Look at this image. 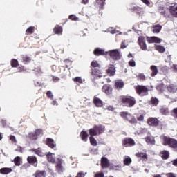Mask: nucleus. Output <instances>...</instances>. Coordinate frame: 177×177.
Returning a JSON list of instances; mask_svg holds the SVG:
<instances>
[{"instance_id": "f257e3e1", "label": "nucleus", "mask_w": 177, "mask_h": 177, "mask_svg": "<svg viewBox=\"0 0 177 177\" xmlns=\"http://www.w3.org/2000/svg\"><path fill=\"white\" fill-rule=\"evenodd\" d=\"M94 55H95V56H99L100 55H109L111 59H113L115 62L120 60L121 57H122V55L117 49L104 52V50L103 49L97 48L94 50Z\"/></svg>"}, {"instance_id": "f03ea898", "label": "nucleus", "mask_w": 177, "mask_h": 177, "mask_svg": "<svg viewBox=\"0 0 177 177\" xmlns=\"http://www.w3.org/2000/svg\"><path fill=\"white\" fill-rule=\"evenodd\" d=\"M162 143L164 146H169L173 149H177V141L175 139L171 138L169 137L162 136H160Z\"/></svg>"}, {"instance_id": "7ed1b4c3", "label": "nucleus", "mask_w": 177, "mask_h": 177, "mask_svg": "<svg viewBox=\"0 0 177 177\" xmlns=\"http://www.w3.org/2000/svg\"><path fill=\"white\" fill-rule=\"evenodd\" d=\"M120 115L121 117H122V118H124V120L129 121L130 124H138V120H136V118H135V116L131 115L129 113L121 112Z\"/></svg>"}, {"instance_id": "20e7f679", "label": "nucleus", "mask_w": 177, "mask_h": 177, "mask_svg": "<svg viewBox=\"0 0 177 177\" xmlns=\"http://www.w3.org/2000/svg\"><path fill=\"white\" fill-rule=\"evenodd\" d=\"M122 102L127 107H133L135 103H136V100L131 96L123 97Z\"/></svg>"}, {"instance_id": "39448f33", "label": "nucleus", "mask_w": 177, "mask_h": 177, "mask_svg": "<svg viewBox=\"0 0 177 177\" xmlns=\"http://www.w3.org/2000/svg\"><path fill=\"white\" fill-rule=\"evenodd\" d=\"M136 91L140 96H145L149 92V88L145 86H138L136 87Z\"/></svg>"}, {"instance_id": "423d86ee", "label": "nucleus", "mask_w": 177, "mask_h": 177, "mask_svg": "<svg viewBox=\"0 0 177 177\" xmlns=\"http://www.w3.org/2000/svg\"><path fill=\"white\" fill-rule=\"evenodd\" d=\"M28 136L32 140H35L38 139V136H42V129H36L35 133H29Z\"/></svg>"}, {"instance_id": "0eeeda50", "label": "nucleus", "mask_w": 177, "mask_h": 177, "mask_svg": "<svg viewBox=\"0 0 177 177\" xmlns=\"http://www.w3.org/2000/svg\"><path fill=\"white\" fill-rule=\"evenodd\" d=\"M138 42L142 50H147V45H146V37L140 36L138 38Z\"/></svg>"}, {"instance_id": "6e6552de", "label": "nucleus", "mask_w": 177, "mask_h": 177, "mask_svg": "<svg viewBox=\"0 0 177 177\" xmlns=\"http://www.w3.org/2000/svg\"><path fill=\"white\" fill-rule=\"evenodd\" d=\"M123 146H124V147L135 146V140H133L132 138H125L123 140Z\"/></svg>"}, {"instance_id": "1a4fd4ad", "label": "nucleus", "mask_w": 177, "mask_h": 177, "mask_svg": "<svg viewBox=\"0 0 177 177\" xmlns=\"http://www.w3.org/2000/svg\"><path fill=\"white\" fill-rule=\"evenodd\" d=\"M91 75L93 78H101L103 76L99 68H92Z\"/></svg>"}, {"instance_id": "9d476101", "label": "nucleus", "mask_w": 177, "mask_h": 177, "mask_svg": "<svg viewBox=\"0 0 177 177\" xmlns=\"http://www.w3.org/2000/svg\"><path fill=\"white\" fill-rule=\"evenodd\" d=\"M147 123L151 127H158V124H160V121L156 118H149L147 120Z\"/></svg>"}, {"instance_id": "9b49d317", "label": "nucleus", "mask_w": 177, "mask_h": 177, "mask_svg": "<svg viewBox=\"0 0 177 177\" xmlns=\"http://www.w3.org/2000/svg\"><path fill=\"white\" fill-rule=\"evenodd\" d=\"M130 9L133 12H136V13L139 15V16H142L143 13H145V10H143V8L137 6L131 7Z\"/></svg>"}, {"instance_id": "f8f14e48", "label": "nucleus", "mask_w": 177, "mask_h": 177, "mask_svg": "<svg viewBox=\"0 0 177 177\" xmlns=\"http://www.w3.org/2000/svg\"><path fill=\"white\" fill-rule=\"evenodd\" d=\"M101 165L102 168H109L110 167V162H109V159L106 157H102L101 158Z\"/></svg>"}, {"instance_id": "ddd939ff", "label": "nucleus", "mask_w": 177, "mask_h": 177, "mask_svg": "<svg viewBox=\"0 0 177 177\" xmlns=\"http://www.w3.org/2000/svg\"><path fill=\"white\" fill-rule=\"evenodd\" d=\"M147 39H148V42L149 44H161V39L157 37H147Z\"/></svg>"}, {"instance_id": "4468645a", "label": "nucleus", "mask_w": 177, "mask_h": 177, "mask_svg": "<svg viewBox=\"0 0 177 177\" xmlns=\"http://www.w3.org/2000/svg\"><path fill=\"white\" fill-rule=\"evenodd\" d=\"M94 128L97 133V135H100L104 132V126L99 124L94 126Z\"/></svg>"}, {"instance_id": "2eb2a0df", "label": "nucleus", "mask_w": 177, "mask_h": 177, "mask_svg": "<svg viewBox=\"0 0 177 177\" xmlns=\"http://www.w3.org/2000/svg\"><path fill=\"white\" fill-rule=\"evenodd\" d=\"M113 91V88L110 86V85H104L102 87V92H104L106 95H110L111 92Z\"/></svg>"}, {"instance_id": "dca6fc26", "label": "nucleus", "mask_w": 177, "mask_h": 177, "mask_svg": "<svg viewBox=\"0 0 177 177\" xmlns=\"http://www.w3.org/2000/svg\"><path fill=\"white\" fill-rule=\"evenodd\" d=\"M27 160L29 164H32L34 167H37V158L35 156H28Z\"/></svg>"}, {"instance_id": "f3484780", "label": "nucleus", "mask_w": 177, "mask_h": 177, "mask_svg": "<svg viewBox=\"0 0 177 177\" xmlns=\"http://www.w3.org/2000/svg\"><path fill=\"white\" fill-rule=\"evenodd\" d=\"M56 168L57 171H58L59 174L64 172V167H63V165H62V160H58Z\"/></svg>"}, {"instance_id": "a211bd4d", "label": "nucleus", "mask_w": 177, "mask_h": 177, "mask_svg": "<svg viewBox=\"0 0 177 177\" xmlns=\"http://www.w3.org/2000/svg\"><path fill=\"white\" fill-rule=\"evenodd\" d=\"M169 10L172 16H174V17H177V6H170Z\"/></svg>"}, {"instance_id": "6ab92c4d", "label": "nucleus", "mask_w": 177, "mask_h": 177, "mask_svg": "<svg viewBox=\"0 0 177 177\" xmlns=\"http://www.w3.org/2000/svg\"><path fill=\"white\" fill-rule=\"evenodd\" d=\"M46 157L48 162H52V164H54V162H55L56 160L55 157V153H48Z\"/></svg>"}, {"instance_id": "aec40b11", "label": "nucleus", "mask_w": 177, "mask_h": 177, "mask_svg": "<svg viewBox=\"0 0 177 177\" xmlns=\"http://www.w3.org/2000/svg\"><path fill=\"white\" fill-rule=\"evenodd\" d=\"M107 73H108V74H109V75H111V76L115 75V67H114V65L110 64L109 66Z\"/></svg>"}, {"instance_id": "412c9836", "label": "nucleus", "mask_w": 177, "mask_h": 177, "mask_svg": "<svg viewBox=\"0 0 177 177\" xmlns=\"http://www.w3.org/2000/svg\"><path fill=\"white\" fill-rule=\"evenodd\" d=\"M150 69L152 71L151 73V77H156L158 74V68L156 65L151 66Z\"/></svg>"}, {"instance_id": "4be33fe9", "label": "nucleus", "mask_w": 177, "mask_h": 177, "mask_svg": "<svg viewBox=\"0 0 177 177\" xmlns=\"http://www.w3.org/2000/svg\"><path fill=\"white\" fill-rule=\"evenodd\" d=\"M145 140L148 145H156V140H154V137L151 136H148L145 138Z\"/></svg>"}, {"instance_id": "5701e85b", "label": "nucleus", "mask_w": 177, "mask_h": 177, "mask_svg": "<svg viewBox=\"0 0 177 177\" xmlns=\"http://www.w3.org/2000/svg\"><path fill=\"white\" fill-rule=\"evenodd\" d=\"M116 89H122L124 88V82L121 80H116L115 82Z\"/></svg>"}, {"instance_id": "b1692460", "label": "nucleus", "mask_w": 177, "mask_h": 177, "mask_svg": "<svg viewBox=\"0 0 177 177\" xmlns=\"http://www.w3.org/2000/svg\"><path fill=\"white\" fill-rule=\"evenodd\" d=\"M93 103L96 107H102V106H103V102H102L100 99L97 98V97H94Z\"/></svg>"}, {"instance_id": "393cba45", "label": "nucleus", "mask_w": 177, "mask_h": 177, "mask_svg": "<svg viewBox=\"0 0 177 177\" xmlns=\"http://www.w3.org/2000/svg\"><path fill=\"white\" fill-rule=\"evenodd\" d=\"M46 145L51 149H55V147H56V143H55L53 139L51 138H47Z\"/></svg>"}, {"instance_id": "a878e982", "label": "nucleus", "mask_w": 177, "mask_h": 177, "mask_svg": "<svg viewBox=\"0 0 177 177\" xmlns=\"http://www.w3.org/2000/svg\"><path fill=\"white\" fill-rule=\"evenodd\" d=\"M159 111L160 113H162V115H168V114H169V111L168 110V108L165 106H160L159 108Z\"/></svg>"}, {"instance_id": "bb28decb", "label": "nucleus", "mask_w": 177, "mask_h": 177, "mask_svg": "<svg viewBox=\"0 0 177 177\" xmlns=\"http://www.w3.org/2000/svg\"><path fill=\"white\" fill-rule=\"evenodd\" d=\"M53 32L55 34H57L58 35H62V33L63 32V28H62L61 26H59V25H57L54 29H53Z\"/></svg>"}, {"instance_id": "cd10ccee", "label": "nucleus", "mask_w": 177, "mask_h": 177, "mask_svg": "<svg viewBox=\"0 0 177 177\" xmlns=\"http://www.w3.org/2000/svg\"><path fill=\"white\" fill-rule=\"evenodd\" d=\"M32 151H34L35 154L39 156L40 157H44V156H45V152H44L42 149H41V148H38L37 149H32Z\"/></svg>"}, {"instance_id": "c85d7f7f", "label": "nucleus", "mask_w": 177, "mask_h": 177, "mask_svg": "<svg viewBox=\"0 0 177 177\" xmlns=\"http://www.w3.org/2000/svg\"><path fill=\"white\" fill-rule=\"evenodd\" d=\"M12 172V169L8 167H3L0 169V174H3L6 175L8 174H10Z\"/></svg>"}, {"instance_id": "c756f323", "label": "nucleus", "mask_w": 177, "mask_h": 177, "mask_svg": "<svg viewBox=\"0 0 177 177\" xmlns=\"http://www.w3.org/2000/svg\"><path fill=\"white\" fill-rule=\"evenodd\" d=\"M167 91L169 92H171V93H175V92H176V91H177V87H176V86H175L174 84H169L167 86Z\"/></svg>"}, {"instance_id": "7c9ffc66", "label": "nucleus", "mask_w": 177, "mask_h": 177, "mask_svg": "<svg viewBox=\"0 0 177 177\" xmlns=\"http://www.w3.org/2000/svg\"><path fill=\"white\" fill-rule=\"evenodd\" d=\"M153 32H154L155 34H158V32H160V31H161V28H162V26L161 25H155L153 26Z\"/></svg>"}, {"instance_id": "2f4dec72", "label": "nucleus", "mask_w": 177, "mask_h": 177, "mask_svg": "<svg viewBox=\"0 0 177 177\" xmlns=\"http://www.w3.org/2000/svg\"><path fill=\"white\" fill-rule=\"evenodd\" d=\"M121 168H122V166H121V165H114L113 164H111L109 165V169H111V170L120 171V169H121Z\"/></svg>"}, {"instance_id": "473e14b6", "label": "nucleus", "mask_w": 177, "mask_h": 177, "mask_svg": "<svg viewBox=\"0 0 177 177\" xmlns=\"http://www.w3.org/2000/svg\"><path fill=\"white\" fill-rule=\"evenodd\" d=\"M34 175L35 177H45L46 176V172L44 171H37Z\"/></svg>"}, {"instance_id": "72a5a7b5", "label": "nucleus", "mask_w": 177, "mask_h": 177, "mask_svg": "<svg viewBox=\"0 0 177 177\" xmlns=\"http://www.w3.org/2000/svg\"><path fill=\"white\" fill-rule=\"evenodd\" d=\"M80 136L83 142H87L88 135V133H86V131H82L80 133Z\"/></svg>"}, {"instance_id": "f704fd0d", "label": "nucleus", "mask_w": 177, "mask_h": 177, "mask_svg": "<svg viewBox=\"0 0 177 177\" xmlns=\"http://www.w3.org/2000/svg\"><path fill=\"white\" fill-rule=\"evenodd\" d=\"M160 156L163 160H167L169 157V152L168 151H163L160 152Z\"/></svg>"}, {"instance_id": "c9c22d12", "label": "nucleus", "mask_w": 177, "mask_h": 177, "mask_svg": "<svg viewBox=\"0 0 177 177\" xmlns=\"http://www.w3.org/2000/svg\"><path fill=\"white\" fill-rule=\"evenodd\" d=\"M157 91L162 93L165 91V86L163 84H160L156 86Z\"/></svg>"}, {"instance_id": "e433bc0d", "label": "nucleus", "mask_w": 177, "mask_h": 177, "mask_svg": "<svg viewBox=\"0 0 177 177\" xmlns=\"http://www.w3.org/2000/svg\"><path fill=\"white\" fill-rule=\"evenodd\" d=\"M155 48H156V50H158L160 53H164V52H165V48H164V46H162L161 45H156L155 46Z\"/></svg>"}, {"instance_id": "4c0bfd02", "label": "nucleus", "mask_w": 177, "mask_h": 177, "mask_svg": "<svg viewBox=\"0 0 177 177\" xmlns=\"http://www.w3.org/2000/svg\"><path fill=\"white\" fill-rule=\"evenodd\" d=\"M123 162H124V165H129L131 164V162H132V159H131L129 158V156H126L124 158Z\"/></svg>"}, {"instance_id": "58836bf2", "label": "nucleus", "mask_w": 177, "mask_h": 177, "mask_svg": "<svg viewBox=\"0 0 177 177\" xmlns=\"http://www.w3.org/2000/svg\"><path fill=\"white\" fill-rule=\"evenodd\" d=\"M159 102L160 101L158 100L157 97H152L151 99V104H152V106H157Z\"/></svg>"}, {"instance_id": "ea45409f", "label": "nucleus", "mask_w": 177, "mask_h": 177, "mask_svg": "<svg viewBox=\"0 0 177 177\" xmlns=\"http://www.w3.org/2000/svg\"><path fill=\"white\" fill-rule=\"evenodd\" d=\"M89 135L93 137L98 135L95 127L89 129Z\"/></svg>"}, {"instance_id": "a19ab883", "label": "nucleus", "mask_w": 177, "mask_h": 177, "mask_svg": "<svg viewBox=\"0 0 177 177\" xmlns=\"http://www.w3.org/2000/svg\"><path fill=\"white\" fill-rule=\"evenodd\" d=\"M90 142L92 146H97V141L93 136L89 137Z\"/></svg>"}, {"instance_id": "79ce46f5", "label": "nucleus", "mask_w": 177, "mask_h": 177, "mask_svg": "<svg viewBox=\"0 0 177 177\" xmlns=\"http://www.w3.org/2000/svg\"><path fill=\"white\" fill-rule=\"evenodd\" d=\"M91 67H93V68H100V64H99V63H97V61H93L91 62Z\"/></svg>"}, {"instance_id": "37998d69", "label": "nucleus", "mask_w": 177, "mask_h": 177, "mask_svg": "<svg viewBox=\"0 0 177 177\" xmlns=\"http://www.w3.org/2000/svg\"><path fill=\"white\" fill-rule=\"evenodd\" d=\"M22 61L24 63H30V62H31V57L25 55L22 57Z\"/></svg>"}, {"instance_id": "c03bdc74", "label": "nucleus", "mask_w": 177, "mask_h": 177, "mask_svg": "<svg viewBox=\"0 0 177 177\" xmlns=\"http://www.w3.org/2000/svg\"><path fill=\"white\" fill-rule=\"evenodd\" d=\"M34 26H30L26 30V35H28L30 34H32V32H34Z\"/></svg>"}, {"instance_id": "a18cd8bd", "label": "nucleus", "mask_w": 177, "mask_h": 177, "mask_svg": "<svg viewBox=\"0 0 177 177\" xmlns=\"http://www.w3.org/2000/svg\"><path fill=\"white\" fill-rule=\"evenodd\" d=\"M137 157H141L142 158H146V160H147V154L145 153H136Z\"/></svg>"}, {"instance_id": "49530a36", "label": "nucleus", "mask_w": 177, "mask_h": 177, "mask_svg": "<svg viewBox=\"0 0 177 177\" xmlns=\"http://www.w3.org/2000/svg\"><path fill=\"white\" fill-rule=\"evenodd\" d=\"M73 80L74 81V82H78V84H82L83 82L82 78H81L80 77H76L73 78Z\"/></svg>"}, {"instance_id": "de8ad7c7", "label": "nucleus", "mask_w": 177, "mask_h": 177, "mask_svg": "<svg viewBox=\"0 0 177 177\" xmlns=\"http://www.w3.org/2000/svg\"><path fill=\"white\" fill-rule=\"evenodd\" d=\"M128 47V41L127 40H124L121 44V49H125V48Z\"/></svg>"}, {"instance_id": "09e8293b", "label": "nucleus", "mask_w": 177, "mask_h": 177, "mask_svg": "<svg viewBox=\"0 0 177 177\" xmlns=\"http://www.w3.org/2000/svg\"><path fill=\"white\" fill-rule=\"evenodd\" d=\"M14 162L15 164V165L17 166H20V157L17 156L15 159H14Z\"/></svg>"}, {"instance_id": "8fccbe9b", "label": "nucleus", "mask_w": 177, "mask_h": 177, "mask_svg": "<svg viewBox=\"0 0 177 177\" xmlns=\"http://www.w3.org/2000/svg\"><path fill=\"white\" fill-rule=\"evenodd\" d=\"M69 19L71 20H73V21H78V20H80V18H78L77 16H75L74 15H71L69 16Z\"/></svg>"}, {"instance_id": "3c124183", "label": "nucleus", "mask_w": 177, "mask_h": 177, "mask_svg": "<svg viewBox=\"0 0 177 177\" xmlns=\"http://www.w3.org/2000/svg\"><path fill=\"white\" fill-rule=\"evenodd\" d=\"M11 66L12 67H17V66H19V61H17V59H13L11 62Z\"/></svg>"}, {"instance_id": "603ef678", "label": "nucleus", "mask_w": 177, "mask_h": 177, "mask_svg": "<svg viewBox=\"0 0 177 177\" xmlns=\"http://www.w3.org/2000/svg\"><path fill=\"white\" fill-rule=\"evenodd\" d=\"M96 2L98 5H100V6H104V2H106V0H96Z\"/></svg>"}, {"instance_id": "864d4df0", "label": "nucleus", "mask_w": 177, "mask_h": 177, "mask_svg": "<svg viewBox=\"0 0 177 177\" xmlns=\"http://www.w3.org/2000/svg\"><path fill=\"white\" fill-rule=\"evenodd\" d=\"M10 140H11V142H12L13 143H17V140H16V137H15V136H10Z\"/></svg>"}, {"instance_id": "5fc2aeb1", "label": "nucleus", "mask_w": 177, "mask_h": 177, "mask_svg": "<svg viewBox=\"0 0 177 177\" xmlns=\"http://www.w3.org/2000/svg\"><path fill=\"white\" fill-rule=\"evenodd\" d=\"M46 95L49 99H51V100L53 99V94L52 93V91H47Z\"/></svg>"}, {"instance_id": "6e6d98bb", "label": "nucleus", "mask_w": 177, "mask_h": 177, "mask_svg": "<svg viewBox=\"0 0 177 177\" xmlns=\"http://www.w3.org/2000/svg\"><path fill=\"white\" fill-rule=\"evenodd\" d=\"M85 175H86V173H84V171H80L77 173L76 177H85Z\"/></svg>"}, {"instance_id": "4d7b16f0", "label": "nucleus", "mask_w": 177, "mask_h": 177, "mask_svg": "<svg viewBox=\"0 0 177 177\" xmlns=\"http://www.w3.org/2000/svg\"><path fill=\"white\" fill-rule=\"evenodd\" d=\"M129 64L131 67H135V66H136V63L135 62V61L133 59L129 61Z\"/></svg>"}, {"instance_id": "13d9d810", "label": "nucleus", "mask_w": 177, "mask_h": 177, "mask_svg": "<svg viewBox=\"0 0 177 177\" xmlns=\"http://www.w3.org/2000/svg\"><path fill=\"white\" fill-rule=\"evenodd\" d=\"M109 32H111V34H117V32H118L119 35H121L122 32L118 31V30H111L110 29L109 30Z\"/></svg>"}, {"instance_id": "bf43d9fd", "label": "nucleus", "mask_w": 177, "mask_h": 177, "mask_svg": "<svg viewBox=\"0 0 177 177\" xmlns=\"http://www.w3.org/2000/svg\"><path fill=\"white\" fill-rule=\"evenodd\" d=\"M137 120L138 121H143V120H145V116L143 115H140L137 117Z\"/></svg>"}, {"instance_id": "052dcab7", "label": "nucleus", "mask_w": 177, "mask_h": 177, "mask_svg": "<svg viewBox=\"0 0 177 177\" xmlns=\"http://www.w3.org/2000/svg\"><path fill=\"white\" fill-rule=\"evenodd\" d=\"M138 77L140 80H145V75L143 73H140Z\"/></svg>"}, {"instance_id": "680f3d73", "label": "nucleus", "mask_w": 177, "mask_h": 177, "mask_svg": "<svg viewBox=\"0 0 177 177\" xmlns=\"http://www.w3.org/2000/svg\"><path fill=\"white\" fill-rule=\"evenodd\" d=\"M143 3H145V5H147V6H150L151 3L149 2V0H141Z\"/></svg>"}, {"instance_id": "e2e57ef3", "label": "nucleus", "mask_w": 177, "mask_h": 177, "mask_svg": "<svg viewBox=\"0 0 177 177\" xmlns=\"http://www.w3.org/2000/svg\"><path fill=\"white\" fill-rule=\"evenodd\" d=\"M95 177H104V174L98 173V174H95Z\"/></svg>"}, {"instance_id": "0e129e2a", "label": "nucleus", "mask_w": 177, "mask_h": 177, "mask_svg": "<svg viewBox=\"0 0 177 177\" xmlns=\"http://www.w3.org/2000/svg\"><path fill=\"white\" fill-rule=\"evenodd\" d=\"M167 177H176V176L175 174H174V173H169V174H167Z\"/></svg>"}, {"instance_id": "69168bd1", "label": "nucleus", "mask_w": 177, "mask_h": 177, "mask_svg": "<svg viewBox=\"0 0 177 177\" xmlns=\"http://www.w3.org/2000/svg\"><path fill=\"white\" fill-rule=\"evenodd\" d=\"M173 165L175 167H177V159H175L174 160L172 161Z\"/></svg>"}, {"instance_id": "338daca9", "label": "nucleus", "mask_w": 177, "mask_h": 177, "mask_svg": "<svg viewBox=\"0 0 177 177\" xmlns=\"http://www.w3.org/2000/svg\"><path fill=\"white\" fill-rule=\"evenodd\" d=\"M53 106H57V102L56 100H53L52 102Z\"/></svg>"}, {"instance_id": "774afa93", "label": "nucleus", "mask_w": 177, "mask_h": 177, "mask_svg": "<svg viewBox=\"0 0 177 177\" xmlns=\"http://www.w3.org/2000/svg\"><path fill=\"white\" fill-rule=\"evenodd\" d=\"M173 68H174V70H175L177 72V65L176 64L173 65Z\"/></svg>"}]
</instances>
